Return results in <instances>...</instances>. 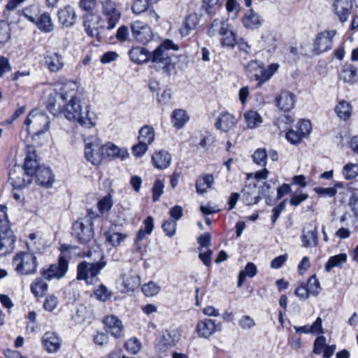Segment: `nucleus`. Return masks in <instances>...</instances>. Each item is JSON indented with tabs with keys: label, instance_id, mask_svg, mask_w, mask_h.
<instances>
[{
	"label": "nucleus",
	"instance_id": "nucleus-1",
	"mask_svg": "<svg viewBox=\"0 0 358 358\" xmlns=\"http://www.w3.org/2000/svg\"><path fill=\"white\" fill-rule=\"evenodd\" d=\"M59 96L64 101L70 98L69 102L62 109V114H64L67 120L70 121L77 120L81 127L88 128L90 125L89 106H86L85 115H83L79 100L76 97V92L71 90L68 94L67 92L62 91Z\"/></svg>",
	"mask_w": 358,
	"mask_h": 358
},
{
	"label": "nucleus",
	"instance_id": "nucleus-2",
	"mask_svg": "<svg viewBox=\"0 0 358 358\" xmlns=\"http://www.w3.org/2000/svg\"><path fill=\"white\" fill-rule=\"evenodd\" d=\"M169 50H177L178 47L172 41L166 39L152 52H150L149 59L152 63L153 68L157 71H162L163 73L168 76L175 69V64L167 52Z\"/></svg>",
	"mask_w": 358,
	"mask_h": 358
},
{
	"label": "nucleus",
	"instance_id": "nucleus-3",
	"mask_svg": "<svg viewBox=\"0 0 358 358\" xmlns=\"http://www.w3.org/2000/svg\"><path fill=\"white\" fill-rule=\"evenodd\" d=\"M278 68L279 65L276 63H273L268 68H265L262 62H259L256 60L250 61L245 66L248 76L251 79H255L257 82L258 87L262 86L269 80L275 73L277 72Z\"/></svg>",
	"mask_w": 358,
	"mask_h": 358
},
{
	"label": "nucleus",
	"instance_id": "nucleus-4",
	"mask_svg": "<svg viewBox=\"0 0 358 358\" xmlns=\"http://www.w3.org/2000/svg\"><path fill=\"white\" fill-rule=\"evenodd\" d=\"M336 30H325L318 33L310 49H307V45L301 46V54L307 56L319 55L324 53L332 47L333 38L336 36Z\"/></svg>",
	"mask_w": 358,
	"mask_h": 358
},
{
	"label": "nucleus",
	"instance_id": "nucleus-5",
	"mask_svg": "<svg viewBox=\"0 0 358 358\" xmlns=\"http://www.w3.org/2000/svg\"><path fill=\"white\" fill-rule=\"evenodd\" d=\"M103 15L104 20L91 13V21L96 22L101 28L106 27L108 30L116 26L121 17L120 13L116 9L115 4L112 0H106L103 3Z\"/></svg>",
	"mask_w": 358,
	"mask_h": 358
},
{
	"label": "nucleus",
	"instance_id": "nucleus-6",
	"mask_svg": "<svg viewBox=\"0 0 358 358\" xmlns=\"http://www.w3.org/2000/svg\"><path fill=\"white\" fill-rule=\"evenodd\" d=\"M50 122L49 117L37 109L31 110L24 121L28 133L33 136H39L47 131Z\"/></svg>",
	"mask_w": 358,
	"mask_h": 358
},
{
	"label": "nucleus",
	"instance_id": "nucleus-7",
	"mask_svg": "<svg viewBox=\"0 0 358 358\" xmlns=\"http://www.w3.org/2000/svg\"><path fill=\"white\" fill-rule=\"evenodd\" d=\"M15 271L20 275H30L37 271L36 257L31 252H20L17 253L12 261Z\"/></svg>",
	"mask_w": 358,
	"mask_h": 358
},
{
	"label": "nucleus",
	"instance_id": "nucleus-8",
	"mask_svg": "<svg viewBox=\"0 0 358 358\" xmlns=\"http://www.w3.org/2000/svg\"><path fill=\"white\" fill-rule=\"evenodd\" d=\"M69 270V261L64 255H59L58 262L52 264L46 269L41 271V275L47 280H59L65 276Z\"/></svg>",
	"mask_w": 358,
	"mask_h": 358
},
{
	"label": "nucleus",
	"instance_id": "nucleus-9",
	"mask_svg": "<svg viewBox=\"0 0 358 358\" xmlns=\"http://www.w3.org/2000/svg\"><path fill=\"white\" fill-rule=\"evenodd\" d=\"M131 34L138 43L145 44L152 38L151 28L146 23L141 21H135L131 24Z\"/></svg>",
	"mask_w": 358,
	"mask_h": 358
},
{
	"label": "nucleus",
	"instance_id": "nucleus-10",
	"mask_svg": "<svg viewBox=\"0 0 358 358\" xmlns=\"http://www.w3.org/2000/svg\"><path fill=\"white\" fill-rule=\"evenodd\" d=\"M33 180L31 176L27 175L22 167L15 166L9 172V181L13 189H22L29 185Z\"/></svg>",
	"mask_w": 358,
	"mask_h": 358
},
{
	"label": "nucleus",
	"instance_id": "nucleus-11",
	"mask_svg": "<svg viewBox=\"0 0 358 358\" xmlns=\"http://www.w3.org/2000/svg\"><path fill=\"white\" fill-rule=\"evenodd\" d=\"M16 238L10 228L0 227V256H6L15 248Z\"/></svg>",
	"mask_w": 358,
	"mask_h": 358
},
{
	"label": "nucleus",
	"instance_id": "nucleus-12",
	"mask_svg": "<svg viewBox=\"0 0 358 358\" xmlns=\"http://www.w3.org/2000/svg\"><path fill=\"white\" fill-rule=\"evenodd\" d=\"M104 329L108 334H110L115 338H120L124 336V327L122 322L115 315H106L103 319Z\"/></svg>",
	"mask_w": 358,
	"mask_h": 358
},
{
	"label": "nucleus",
	"instance_id": "nucleus-13",
	"mask_svg": "<svg viewBox=\"0 0 358 358\" xmlns=\"http://www.w3.org/2000/svg\"><path fill=\"white\" fill-rule=\"evenodd\" d=\"M238 122V119L231 113L223 111L220 113L215 123V127L222 131L229 132L233 130Z\"/></svg>",
	"mask_w": 358,
	"mask_h": 358
},
{
	"label": "nucleus",
	"instance_id": "nucleus-14",
	"mask_svg": "<svg viewBox=\"0 0 358 358\" xmlns=\"http://www.w3.org/2000/svg\"><path fill=\"white\" fill-rule=\"evenodd\" d=\"M26 150V157L22 169L23 171L27 173V175H29V176H31L32 178H34V174L37 171V169H38V167H41L42 166H39L38 162L35 148L33 145H27Z\"/></svg>",
	"mask_w": 358,
	"mask_h": 358
},
{
	"label": "nucleus",
	"instance_id": "nucleus-15",
	"mask_svg": "<svg viewBox=\"0 0 358 358\" xmlns=\"http://www.w3.org/2000/svg\"><path fill=\"white\" fill-rule=\"evenodd\" d=\"M296 96L289 91H281L275 96L276 106L284 112H289L293 109L296 103Z\"/></svg>",
	"mask_w": 358,
	"mask_h": 358
},
{
	"label": "nucleus",
	"instance_id": "nucleus-16",
	"mask_svg": "<svg viewBox=\"0 0 358 358\" xmlns=\"http://www.w3.org/2000/svg\"><path fill=\"white\" fill-rule=\"evenodd\" d=\"M120 289L122 292H129L138 288L141 284L138 274L131 270L121 275Z\"/></svg>",
	"mask_w": 358,
	"mask_h": 358
},
{
	"label": "nucleus",
	"instance_id": "nucleus-17",
	"mask_svg": "<svg viewBox=\"0 0 358 358\" xmlns=\"http://www.w3.org/2000/svg\"><path fill=\"white\" fill-rule=\"evenodd\" d=\"M62 338L54 331H47L42 337V345L48 353H55L59 351L62 345Z\"/></svg>",
	"mask_w": 358,
	"mask_h": 358
},
{
	"label": "nucleus",
	"instance_id": "nucleus-18",
	"mask_svg": "<svg viewBox=\"0 0 358 358\" xmlns=\"http://www.w3.org/2000/svg\"><path fill=\"white\" fill-rule=\"evenodd\" d=\"M222 330L221 323H216L211 319H205L198 322L196 331L201 337L208 338L216 331Z\"/></svg>",
	"mask_w": 358,
	"mask_h": 358
},
{
	"label": "nucleus",
	"instance_id": "nucleus-19",
	"mask_svg": "<svg viewBox=\"0 0 358 358\" xmlns=\"http://www.w3.org/2000/svg\"><path fill=\"white\" fill-rule=\"evenodd\" d=\"M317 227L310 224L305 228L301 236L302 246L304 248L316 247L318 245Z\"/></svg>",
	"mask_w": 358,
	"mask_h": 358
},
{
	"label": "nucleus",
	"instance_id": "nucleus-20",
	"mask_svg": "<svg viewBox=\"0 0 358 358\" xmlns=\"http://www.w3.org/2000/svg\"><path fill=\"white\" fill-rule=\"evenodd\" d=\"M97 149L99 150L101 149L102 152H105V157L110 159L115 158L124 159L129 156L127 150L121 149L112 143H108L106 145H103V146H99Z\"/></svg>",
	"mask_w": 358,
	"mask_h": 358
},
{
	"label": "nucleus",
	"instance_id": "nucleus-21",
	"mask_svg": "<svg viewBox=\"0 0 358 358\" xmlns=\"http://www.w3.org/2000/svg\"><path fill=\"white\" fill-rule=\"evenodd\" d=\"M335 13L338 15L339 20L342 22H345L350 15L352 10V3L350 0H335L334 5Z\"/></svg>",
	"mask_w": 358,
	"mask_h": 358
},
{
	"label": "nucleus",
	"instance_id": "nucleus-22",
	"mask_svg": "<svg viewBox=\"0 0 358 358\" xmlns=\"http://www.w3.org/2000/svg\"><path fill=\"white\" fill-rule=\"evenodd\" d=\"M59 22L65 27L73 26L76 22V14L74 8L69 5L58 10Z\"/></svg>",
	"mask_w": 358,
	"mask_h": 358
},
{
	"label": "nucleus",
	"instance_id": "nucleus-23",
	"mask_svg": "<svg viewBox=\"0 0 358 358\" xmlns=\"http://www.w3.org/2000/svg\"><path fill=\"white\" fill-rule=\"evenodd\" d=\"M39 185L43 187H50L55 181V176L49 167L42 166L37 169L34 174Z\"/></svg>",
	"mask_w": 358,
	"mask_h": 358
},
{
	"label": "nucleus",
	"instance_id": "nucleus-24",
	"mask_svg": "<svg viewBox=\"0 0 358 358\" xmlns=\"http://www.w3.org/2000/svg\"><path fill=\"white\" fill-rule=\"evenodd\" d=\"M71 235L82 244L90 241V229L85 226L83 222L80 220L73 224Z\"/></svg>",
	"mask_w": 358,
	"mask_h": 358
},
{
	"label": "nucleus",
	"instance_id": "nucleus-25",
	"mask_svg": "<svg viewBox=\"0 0 358 358\" xmlns=\"http://www.w3.org/2000/svg\"><path fill=\"white\" fill-rule=\"evenodd\" d=\"M199 17L197 14L192 13L187 15L183 20L179 33L182 37L187 36L195 30L199 24Z\"/></svg>",
	"mask_w": 358,
	"mask_h": 358
},
{
	"label": "nucleus",
	"instance_id": "nucleus-26",
	"mask_svg": "<svg viewBox=\"0 0 358 358\" xmlns=\"http://www.w3.org/2000/svg\"><path fill=\"white\" fill-rule=\"evenodd\" d=\"M261 16L252 9L248 10L242 19L243 26L247 29H258L262 24Z\"/></svg>",
	"mask_w": 358,
	"mask_h": 358
},
{
	"label": "nucleus",
	"instance_id": "nucleus-27",
	"mask_svg": "<svg viewBox=\"0 0 358 358\" xmlns=\"http://www.w3.org/2000/svg\"><path fill=\"white\" fill-rule=\"evenodd\" d=\"M91 276L96 275L99 271L106 266V262L104 261V255L102 251L94 250L91 252Z\"/></svg>",
	"mask_w": 358,
	"mask_h": 358
},
{
	"label": "nucleus",
	"instance_id": "nucleus-28",
	"mask_svg": "<svg viewBox=\"0 0 358 358\" xmlns=\"http://www.w3.org/2000/svg\"><path fill=\"white\" fill-rule=\"evenodd\" d=\"M243 201L245 205L256 204L259 201V196L255 185H246L242 190Z\"/></svg>",
	"mask_w": 358,
	"mask_h": 358
},
{
	"label": "nucleus",
	"instance_id": "nucleus-29",
	"mask_svg": "<svg viewBox=\"0 0 358 358\" xmlns=\"http://www.w3.org/2000/svg\"><path fill=\"white\" fill-rule=\"evenodd\" d=\"M152 161L155 168L164 169L169 166L171 157L167 151L162 150L153 154Z\"/></svg>",
	"mask_w": 358,
	"mask_h": 358
},
{
	"label": "nucleus",
	"instance_id": "nucleus-30",
	"mask_svg": "<svg viewBox=\"0 0 358 358\" xmlns=\"http://www.w3.org/2000/svg\"><path fill=\"white\" fill-rule=\"evenodd\" d=\"M339 78L350 85L356 83L358 80L357 68L352 64H345L339 73Z\"/></svg>",
	"mask_w": 358,
	"mask_h": 358
},
{
	"label": "nucleus",
	"instance_id": "nucleus-31",
	"mask_svg": "<svg viewBox=\"0 0 358 358\" xmlns=\"http://www.w3.org/2000/svg\"><path fill=\"white\" fill-rule=\"evenodd\" d=\"M99 146H103L101 140L95 138L93 141H91V163L94 165H99L105 157V152L97 149Z\"/></svg>",
	"mask_w": 358,
	"mask_h": 358
},
{
	"label": "nucleus",
	"instance_id": "nucleus-32",
	"mask_svg": "<svg viewBox=\"0 0 358 358\" xmlns=\"http://www.w3.org/2000/svg\"><path fill=\"white\" fill-rule=\"evenodd\" d=\"M47 68L52 72L59 71L64 66L62 58L58 53L48 54L44 57Z\"/></svg>",
	"mask_w": 358,
	"mask_h": 358
},
{
	"label": "nucleus",
	"instance_id": "nucleus-33",
	"mask_svg": "<svg viewBox=\"0 0 358 358\" xmlns=\"http://www.w3.org/2000/svg\"><path fill=\"white\" fill-rule=\"evenodd\" d=\"M130 59L136 63H144L149 60L150 52L144 48L135 47L129 52Z\"/></svg>",
	"mask_w": 358,
	"mask_h": 358
},
{
	"label": "nucleus",
	"instance_id": "nucleus-34",
	"mask_svg": "<svg viewBox=\"0 0 358 358\" xmlns=\"http://www.w3.org/2000/svg\"><path fill=\"white\" fill-rule=\"evenodd\" d=\"M220 43L222 47L233 48L237 43L236 34L231 29L229 24L220 34Z\"/></svg>",
	"mask_w": 358,
	"mask_h": 358
},
{
	"label": "nucleus",
	"instance_id": "nucleus-35",
	"mask_svg": "<svg viewBox=\"0 0 358 358\" xmlns=\"http://www.w3.org/2000/svg\"><path fill=\"white\" fill-rule=\"evenodd\" d=\"M229 24L224 18H215L208 27L207 34L210 37L220 35Z\"/></svg>",
	"mask_w": 358,
	"mask_h": 358
},
{
	"label": "nucleus",
	"instance_id": "nucleus-36",
	"mask_svg": "<svg viewBox=\"0 0 358 358\" xmlns=\"http://www.w3.org/2000/svg\"><path fill=\"white\" fill-rule=\"evenodd\" d=\"M348 261L346 253H341L331 257L324 265V269L327 272H330L335 267H342Z\"/></svg>",
	"mask_w": 358,
	"mask_h": 358
},
{
	"label": "nucleus",
	"instance_id": "nucleus-37",
	"mask_svg": "<svg viewBox=\"0 0 358 358\" xmlns=\"http://www.w3.org/2000/svg\"><path fill=\"white\" fill-rule=\"evenodd\" d=\"M35 24L41 31L45 33L52 31L54 28L50 15L48 13L41 14L36 20Z\"/></svg>",
	"mask_w": 358,
	"mask_h": 358
},
{
	"label": "nucleus",
	"instance_id": "nucleus-38",
	"mask_svg": "<svg viewBox=\"0 0 358 358\" xmlns=\"http://www.w3.org/2000/svg\"><path fill=\"white\" fill-rule=\"evenodd\" d=\"M257 273V268L255 264L249 262L243 270H241L238 274L237 286L241 287L247 277L253 278Z\"/></svg>",
	"mask_w": 358,
	"mask_h": 358
},
{
	"label": "nucleus",
	"instance_id": "nucleus-39",
	"mask_svg": "<svg viewBox=\"0 0 358 358\" xmlns=\"http://www.w3.org/2000/svg\"><path fill=\"white\" fill-rule=\"evenodd\" d=\"M155 138V131L152 127L145 125L141 128L138 132V140L147 145L152 143Z\"/></svg>",
	"mask_w": 358,
	"mask_h": 358
},
{
	"label": "nucleus",
	"instance_id": "nucleus-40",
	"mask_svg": "<svg viewBox=\"0 0 358 358\" xmlns=\"http://www.w3.org/2000/svg\"><path fill=\"white\" fill-rule=\"evenodd\" d=\"M243 117L247 127L250 129H255L259 127L262 122V116L255 110L245 112Z\"/></svg>",
	"mask_w": 358,
	"mask_h": 358
},
{
	"label": "nucleus",
	"instance_id": "nucleus-41",
	"mask_svg": "<svg viewBox=\"0 0 358 358\" xmlns=\"http://www.w3.org/2000/svg\"><path fill=\"white\" fill-rule=\"evenodd\" d=\"M335 112L341 120H347L351 116L352 106L348 102L342 100L336 105Z\"/></svg>",
	"mask_w": 358,
	"mask_h": 358
},
{
	"label": "nucleus",
	"instance_id": "nucleus-42",
	"mask_svg": "<svg viewBox=\"0 0 358 358\" xmlns=\"http://www.w3.org/2000/svg\"><path fill=\"white\" fill-rule=\"evenodd\" d=\"M214 178L210 174H207L199 177L196 182V189L198 193H204L213 185Z\"/></svg>",
	"mask_w": 358,
	"mask_h": 358
},
{
	"label": "nucleus",
	"instance_id": "nucleus-43",
	"mask_svg": "<svg viewBox=\"0 0 358 358\" xmlns=\"http://www.w3.org/2000/svg\"><path fill=\"white\" fill-rule=\"evenodd\" d=\"M105 236L108 242L113 246L117 247L127 237V235L116 232L113 228H110L105 233Z\"/></svg>",
	"mask_w": 358,
	"mask_h": 358
},
{
	"label": "nucleus",
	"instance_id": "nucleus-44",
	"mask_svg": "<svg viewBox=\"0 0 358 358\" xmlns=\"http://www.w3.org/2000/svg\"><path fill=\"white\" fill-rule=\"evenodd\" d=\"M48 285L42 278H37L31 285V291L36 297L43 296L48 291Z\"/></svg>",
	"mask_w": 358,
	"mask_h": 358
},
{
	"label": "nucleus",
	"instance_id": "nucleus-45",
	"mask_svg": "<svg viewBox=\"0 0 358 358\" xmlns=\"http://www.w3.org/2000/svg\"><path fill=\"white\" fill-rule=\"evenodd\" d=\"M171 118L173 126L178 129L182 128L188 120L185 111L181 109L174 110Z\"/></svg>",
	"mask_w": 358,
	"mask_h": 358
},
{
	"label": "nucleus",
	"instance_id": "nucleus-46",
	"mask_svg": "<svg viewBox=\"0 0 358 358\" xmlns=\"http://www.w3.org/2000/svg\"><path fill=\"white\" fill-rule=\"evenodd\" d=\"M22 12L25 18L35 24L38 17L40 10L37 6L32 5L23 8Z\"/></svg>",
	"mask_w": 358,
	"mask_h": 358
},
{
	"label": "nucleus",
	"instance_id": "nucleus-47",
	"mask_svg": "<svg viewBox=\"0 0 358 358\" xmlns=\"http://www.w3.org/2000/svg\"><path fill=\"white\" fill-rule=\"evenodd\" d=\"M89 273L88 263L86 261L80 262L77 266V280H84L88 285Z\"/></svg>",
	"mask_w": 358,
	"mask_h": 358
},
{
	"label": "nucleus",
	"instance_id": "nucleus-48",
	"mask_svg": "<svg viewBox=\"0 0 358 358\" xmlns=\"http://www.w3.org/2000/svg\"><path fill=\"white\" fill-rule=\"evenodd\" d=\"M142 292L146 296H154L161 290L160 286L157 283L150 281L142 286Z\"/></svg>",
	"mask_w": 358,
	"mask_h": 358
},
{
	"label": "nucleus",
	"instance_id": "nucleus-49",
	"mask_svg": "<svg viewBox=\"0 0 358 358\" xmlns=\"http://www.w3.org/2000/svg\"><path fill=\"white\" fill-rule=\"evenodd\" d=\"M343 175L347 180H352L358 175V164L349 163L343 169Z\"/></svg>",
	"mask_w": 358,
	"mask_h": 358
},
{
	"label": "nucleus",
	"instance_id": "nucleus-50",
	"mask_svg": "<svg viewBox=\"0 0 358 358\" xmlns=\"http://www.w3.org/2000/svg\"><path fill=\"white\" fill-rule=\"evenodd\" d=\"M10 38V24L6 20H0V43H4Z\"/></svg>",
	"mask_w": 358,
	"mask_h": 358
},
{
	"label": "nucleus",
	"instance_id": "nucleus-51",
	"mask_svg": "<svg viewBox=\"0 0 358 358\" xmlns=\"http://www.w3.org/2000/svg\"><path fill=\"white\" fill-rule=\"evenodd\" d=\"M94 294L96 299L103 302L108 300L111 296V292L103 285H99V287L94 289Z\"/></svg>",
	"mask_w": 358,
	"mask_h": 358
},
{
	"label": "nucleus",
	"instance_id": "nucleus-52",
	"mask_svg": "<svg viewBox=\"0 0 358 358\" xmlns=\"http://www.w3.org/2000/svg\"><path fill=\"white\" fill-rule=\"evenodd\" d=\"M306 286L310 294L314 296L317 295L322 289L320 282L316 278L315 275H313L309 278Z\"/></svg>",
	"mask_w": 358,
	"mask_h": 358
},
{
	"label": "nucleus",
	"instance_id": "nucleus-53",
	"mask_svg": "<svg viewBox=\"0 0 358 358\" xmlns=\"http://www.w3.org/2000/svg\"><path fill=\"white\" fill-rule=\"evenodd\" d=\"M164 183L160 179H157L152 188V201H157L164 193Z\"/></svg>",
	"mask_w": 358,
	"mask_h": 358
},
{
	"label": "nucleus",
	"instance_id": "nucleus-54",
	"mask_svg": "<svg viewBox=\"0 0 358 358\" xmlns=\"http://www.w3.org/2000/svg\"><path fill=\"white\" fill-rule=\"evenodd\" d=\"M253 161L255 164L260 166H265L266 164L267 154L266 149L259 148L257 149L253 156Z\"/></svg>",
	"mask_w": 358,
	"mask_h": 358
},
{
	"label": "nucleus",
	"instance_id": "nucleus-55",
	"mask_svg": "<svg viewBox=\"0 0 358 358\" xmlns=\"http://www.w3.org/2000/svg\"><path fill=\"white\" fill-rule=\"evenodd\" d=\"M220 0H203V8L208 14H214L220 8Z\"/></svg>",
	"mask_w": 358,
	"mask_h": 358
},
{
	"label": "nucleus",
	"instance_id": "nucleus-56",
	"mask_svg": "<svg viewBox=\"0 0 358 358\" xmlns=\"http://www.w3.org/2000/svg\"><path fill=\"white\" fill-rule=\"evenodd\" d=\"M150 4H152L150 0H136L132 6V11L136 14H141L148 10Z\"/></svg>",
	"mask_w": 358,
	"mask_h": 358
},
{
	"label": "nucleus",
	"instance_id": "nucleus-57",
	"mask_svg": "<svg viewBox=\"0 0 358 358\" xmlns=\"http://www.w3.org/2000/svg\"><path fill=\"white\" fill-rule=\"evenodd\" d=\"M141 343L136 338L129 339L124 343L125 349L131 354H136L141 350Z\"/></svg>",
	"mask_w": 358,
	"mask_h": 358
},
{
	"label": "nucleus",
	"instance_id": "nucleus-58",
	"mask_svg": "<svg viewBox=\"0 0 358 358\" xmlns=\"http://www.w3.org/2000/svg\"><path fill=\"white\" fill-rule=\"evenodd\" d=\"M262 39L264 41L265 45L269 51L275 49L276 40L273 31H265L262 34Z\"/></svg>",
	"mask_w": 358,
	"mask_h": 358
},
{
	"label": "nucleus",
	"instance_id": "nucleus-59",
	"mask_svg": "<svg viewBox=\"0 0 358 358\" xmlns=\"http://www.w3.org/2000/svg\"><path fill=\"white\" fill-rule=\"evenodd\" d=\"M297 129L303 138L307 137L311 132V122L309 120H301L298 123Z\"/></svg>",
	"mask_w": 358,
	"mask_h": 358
},
{
	"label": "nucleus",
	"instance_id": "nucleus-60",
	"mask_svg": "<svg viewBox=\"0 0 358 358\" xmlns=\"http://www.w3.org/2000/svg\"><path fill=\"white\" fill-rule=\"evenodd\" d=\"M97 206L101 214L109 211L113 206L111 196L107 195L104 196L98 202Z\"/></svg>",
	"mask_w": 358,
	"mask_h": 358
},
{
	"label": "nucleus",
	"instance_id": "nucleus-61",
	"mask_svg": "<svg viewBox=\"0 0 358 358\" xmlns=\"http://www.w3.org/2000/svg\"><path fill=\"white\" fill-rule=\"evenodd\" d=\"M148 150V145L140 141L131 148L132 154L136 157H141L144 155Z\"/></svg>",
	"mask_w": 358,
	"mask_h": 358
},
{
	"label": "nucleus",
	"instance_id": "nucleus-62",
	"mask_svg": "<svg viewBox=\"0 0 358 358\" xmlns=\"http://www.w3.org/2000/svg\"><path fill=\"white\" fill-rule=\"evenodd\" d=\"M326 338L324 336H318L314 342L313 352L316 355H320L328 345L326 344Z\"/></svg>",
	"mask_w": 358,
	"mask_h": 358
},
{
	"label": "nucleus",
	"instance_id": "nucleus-63",
	"mask_svg": "<svg viewBox=\"0 0 358 358\" xmlns=\"http://www.w3.org/2000/svg\"><path fill=\"white\" fill-rule=\"evenodd\" d=\"M285 138L290 143L293 145H298L301 142L303 136L299 134V131L289 129L287 132Z\"/></svg>",
	"mask_w": 358,
	"mask_h": 358
},
{
	"label": "nucleus",
	"instance_id": "nucleus-64",
	"mask_svg": "<svg viewBox=\"0 0 358 358\" xmlns=\"http://www.w3.org/2000/svg\"><path fill=\"white\" fill-rule=\"evenodd\" d=\"M177 223L172 220L165 221L162 225L163 230L166 236L171 237L176 234Z\"/></svg>",
	"mask_w": 358,
	"mask_h": 358
}]
</instances>
